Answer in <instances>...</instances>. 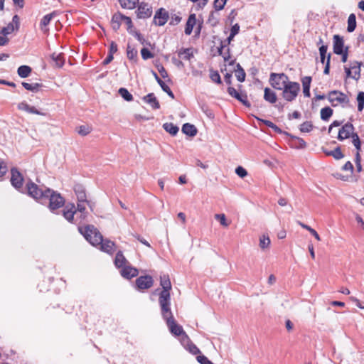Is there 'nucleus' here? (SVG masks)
<instances>
[{
	"label": "nucleus",
	"instance_id": "nucleus-1",
	"mask_svg": "<svg viewBox=\"0 0 364 364\" xmlns=\"http://www.w3.org/2000/svg\"><path fill=\"white\" fill-rule=\"evenodd\" d=\"M26 188L28 194L36 200L49 199L48 208L52 212L63 207L65 203V200L60 193L50 188L41 187L31 181L27 183Z\"/></svg>",
	"mask_w": 364,
	"mask_h": 364
},
{
	"label": "nucleus",
	"instance_id": "nucleus-2",
	"mask_svg": "<svg viewBox=\"0 0 364 364\" xmlns=\"http://www.w3.org/2000/svg\"><path fill=\"white\" fill-rule=\"evenodd\" d=\"M79 231L93 246L100 245L102 251L110 255L114 252V243L109 240H104L101 233L93 225H87L85 228L80 227Z\"/></svg>",
	"mask_w": 364,
	"mask_h": 364
},
{
	"label": "nucleus",
	"instance_id": "nucleus-3",
	"mask_svg": "<svg viewBox=\"0 0 364 364\" xmlns=\"http://www.w3.org/2000/svg\"><path fill=\"white\" fill-rule=\"evenodd\" d=\"M160 284L163 289L159 294V303L161 310L167 312L168 311V307L171 306L170 290L171 289V284L168 275H161Z\"/></svg>",
	"mask_w": 364,
	"mask_h": 364
},
{
	"label": "nucleus",
	"instance_id": "nucleus-4",
	"mask_svg": "<svg viewBox=\"0 0 364 364\" xmlns=\"http://www.w3.org/2000/svg\"><path fill=\"white\" fill-rule=\"evenodd\" d=\"M168 311L167 312H164L163 310H161V314L164 319H165L166 321V324L170 332L176 336H181V342L182 345H185V342L189 343V338L184 332L182 326L176 323V321L174 320L170 306L168 307Z\"/></svg>",
	"mask_w": 364,
	"mask_h": 364
},
{
	"label": "nucleus",
	"instance_id": "nucleus-5",
	"mask_svg": "<svg viewBox=\"0 0 364 364\" xmlns=\"http://www.w3.org/2000/svg\"><path fill=\"white\" fill-rule=\"evenodd\" d=\"M282 90H283V98L288 102H291L297 97L300 91V85L296 82L289 81Z\"/></svg>",
	"mask_w": 364,
	"mask_h": 364
},
{
	"label": "nucleus",
	"instance_id": "nucleus-6",
	"mask_svg": "<svg viewBox=\"0 0 364 364\" xmlns=\"http://www.w3.org/2000/svg\"><path fill=\"white\" fill-rule=\"evenodd\" d=\"M328 100L333 107H336L340 105L343 107H346L349 103L348 96L337 90L330 92L328 95Z\"/></svg>",
	"mask_w": 364,
	"mask_h": 364
},
{
	"label": "nucleus",
	"instance_id": "nucleus-7",
	"mask_svg": "<svg viewBox=\"0 0 364 364\" xmlns=\"http://www.w3.org/2000/svg\"><path fill=\"white\" fill-rule=\"evenodd\" d=\"M289 77L284 73H271L269 77L270 85L277 90H282L289 82Z\"/></svg>",
	"mask_w": 364,
	"mask_h": 364
},
{
	"label": "nucleus",
	"instance_id": "nucleus-8",
	"mask_svg": "<svg viewBox=\"0 0 364 364\" xmlns=\"http://www.w3.org/2000/svg\"><path fill=\"white\" fill-rule=\"evenodd\" d=\"M360 63L355 61L350 64L349 68L345 66V72L347 77L358 80L360 76Z\"/></svg>",
	"mask_w": 364,
	"mask_h": 364
},
{
	"label": "nucleus",
	"instance_id": "nucleus-9",
	"mask_svg": "<svg viewBox=\"0 0 364 364\" xmlns=\"http://www.w3.org/2000/svg\"><path fill=\"white\" fill-rule=\"evenodd\" d=\"M354 127L351 123H346L339 129L338 134V139L343 141L346 139H348L354 132Z\"/></svg>",
	"mask_w": 364,
	"mask_h": 364
},
{
	"label": "nucleus",
	"instance_id": "nucleus-10",
	"mask_svg": "<svg viewBox=\"0 0 364 364\" xmlns=\"http://www.w3.org/2000/svg\"><path fill=\"white\" fill-rule=\"evenodd\" d=\"M11 182L12 186L16 189H19L23 186V177L17 168H13L11 171Z\"/></svg>",
	"mask_w": 364,
	"mask_h": 364
},
{
	"label": "nucleus",
	"instance_id": "nucleus-11",
	"mask_svg": "<svg viewBox=\"0 0 364 364\" xmlns=\"http://www.w3.org/2000/svg\"><path fill=\"white\" fill-rule=\"evenodd\" d=\"M168 14L164 9L157 11L154 17V23L156 26H164L168 21Z\"/></svg>",
	"mask_w": 364,
	"mask_h": 364
},
{
	"label": "nucleus",
	"instance_id": "nucleus-12",
	"mask_svg": "<svg viewBox=\"0 0 364 364\" xmlns=\"http://www.w3.org/2000/svg\"><path fill=\"white\" fill-rule=\"evenodd\" d=\"M228 93L232 97L237 99L238 101L242 103L246 107H250V104L247 100V96L246 94L239 93L234 87H229L228 88Z\"/></svg>",
	"mask_w": 364,
	"mask_h": 364
},
{
	"label": "nucleus",
	"instance_id": "nucleus-13",
	"mask_svg": "<svg viewBox=\"0 0 364 364\" xmlns=\"http://www.w3.org/2000/svg\"><path fill=\"white\" fill-rule=\"evenodd\" d=\"M153 279L151 276H141L136 279V284L139 289H146L153 285Z\"/></svg>",
	"mask_w": 364,
	"mask_h": 364
},
{
	"label": "nucleus",
	"instance_id": "nucleus-14",
	"mask_svg": "<svg viewBox=\"0 0 364 364\" xmlns=\"http://www.w3.org/2000/svg\"><path fill=\"white\" fill-rule=\"evenodd\" d=\"M152 14L151 7L146 4L141 3L139 4L137 9V16L139 18H146L151 16Z\"/></svg>",
	"mask_w": 364,
	"mask_h": 364
},
{
	"label": "nucleus",
	"instance_id": "nucleus-15",
	"mask_svg": "<svg viewBox=\"0 0 364 364\" xmlns=\"http://www.w3.org/2000/svg\"><path fill=\"white\" fill-rule=\"evenodd\" d=\"M137 269L130 266L126 265L121 269L120 274L121 275L126 279H131L135 277L138 275Z\"/></svg>",
	"mask_w": 364,
	"mask_h": 364
},
{
	"label": "nucleus",
	"instance_id": "nucleus-16",
	"mask_svg": "<svg viewBox=\"0 0 364 364\" xmlns=\"http://www.w3.org/2000/svg\"><path fill=\"white\" fill-rule=\"evenodd\" d=\"M344 42L342 37L339 35L333 36V52L337 55H341L343 53Z\"/></svg>",
	"mask_w": 364,
	"mask_h": 364
},
{
	"label": "nucleus",
	"instance_id": "nucleus-17",
	"mask_svg": "<svg viewBox=\"0 0 364 364\" xmlns=\"http://www.w3.org/2000/svg\"><path fill=\"white\" fill-rule=\"evenodd\" d=\"M76 213V208L73 203L68 205L63 210V216L69 222L72 223Z\"/></svg>",
	"mask_w": 364,
	"mask_h": 364
},
{
	"label": "nucleus",
	"instance_id": "nucleus-18",
	"mask_svg": "<svg viewBox=\"0 0 364 364\" xmlns=\"http://www.w3.org/2000/svg\"><path fill=\"white\" fill-rule=\"evenodd\" d=\"M74 191L77 196V202H86V203H89V201L87 200L85 188L82 185H75L74 186Z\"/></svg>",
	"mask_w": 364,
	"mask_h": 364
},
{
	"label": "nucleus",
	"instance_id": "nucleus-19",
	"mask_svg": "<svg viewBox=\"0 0 364 364\" xmlns=\"http://www.w3.org/2000/svg\"><path fill=\"white\" fill-rule=\"evenodd\" d=\"M144 102L149 104L153 109H159L160 105L154 93H149L143 97Z\"/></svg>",
	"mask_w": 364,
	"mask_h": 364
},
{
	"label": "nucleus",
	"instance_id": "nucleus-20",
	"mask_svg": "<svg viewBox=\"0 0 364 364\" xmlns=\"http://www.w3.org/2000/svg\"><path fill=\"white\" fill-rule=\"evenodd\" d=\"M153 75L161 89L168 94L172 99L174 98V95L173 92L171 90L170 87L158 76L156 72L152 71Z\"/></svg>",
	"mask_w": 364,
	"mask_h": 364
},
{
	"label": "nucleus",
	"instance_id": "nucleus-21",
	"mask_svg": "<svg viewBox=\"0 0 364 364\" xmlns=\"http://www.w3.org/2000/svg\"><path fill=\"white\" fill-rule=\"evenodd\" d=\"M311 80H312V79H311V77H310V76H306L301 79V82H302V86H303V93H304V97H309L311 95L310 86H311Z\"/></svg>",
	"mask_w": 364,
	"mask_h": 364
},
{
	"label": "nucleus",
	"instance_id": "nucleus-22",
	"mask_svg": "<svg viewBox=\"0 0 364 364\" xmlns=\"http://www.w3.org/2000/svg\"><path fill=\"white\" fill-rule=\"evenodd\" d=\"M182 132L189 136H195L197 134V128L191 124L186 123L182 127Z\"/></svg>",
	"mask_w": 364,
	"mask_h": 364
},
{
	"label": "nucleus",
	"instance_id": "nucleus-23",
	"mask_svg": "<svg viewBox=\"0 0 364 364\" xmlns=\"http://www.w3.org/2000/svg\"><path fill=\"white\" fill-rule=\"evenodd\" d=\"M196 14H191L188 18V21L185 27V33L186 35H191L193 28V26L196 25Z\"/></svg>",
	"mask_w": 364,
	"mask_h": 364
},
{
	"label": "nucleus",
	"instance_id": "nucleus-24",
	"mask_svg": "<svg viewBox=\"0 0 364 364\" xmlns=\"http://www.w3.org/2000/svg\"><path fill=\"white\" fill-rule=\"evenodd\" d=\"M128 263L127 259L124 256L122 252L119 251L115 256L114 259V264L117 268H122L124 266L127 265Z\"/></svg>",
	"mask_w": 364,
	"mask_h": 364
},
{
	"label": "nucleus",
	"instance_id": "nucleus-25",
	"mask_svg": "<svg viewBox=\"0 0 364 364\" xmlns=\"http://www.w3.org/2000/svg\"><path fill=\"white\" fill-rule=\"evenodd\" d=\"M122 24H123L122 14L120 13L114 14L112 16V21H111V25H112V28L114 31H117L120 28V26Z\"/></svg>",
	"mask_w": 364,
	"mask_h": 364
},
{
	"label": "nucleus",
	"instance_id": "nucleus-26",
	"mask_svg": "<svg viewBox=\"0 0 364 364\" xmlns=\"http://www.w3.org/2000/svg\"><path fill=\"white\" fill-rule=\"evenodd\" d=\"M264 99L271 103L274 104L277 102V97L276 93L271 89L266 87L264 90Z\"/></svg>",
	"mask_w": 364,
	"mask_h": 364
},
{
	"label": "nucleus",
	"instance_id": "nucleus-27",
	"mask_svg": "<svg viewBox=\"0 0 364 364\" xmlns=\"http://www.w3.org/2000/svg\"><path fill=\"white\" fill-rule=\"evenodd\" d=\"M164 129L172 136H175L178 132V127L173 123L166 122L163 125Z\"/></svg>",
	"mask_w": 364,
	"mask_h": 364
},
{
	"label": "nucleus",
	"instance_id": "nucleus-28",
	"mask_svg": "<svg viewBox=\"0 0 364 364\" xmlns=\"http://www.w3.org/2000/svg\"><path fill=\"white\" fill-rule=\"evenodd\" d=\"M119 2L123 9H133L138 4L139 0H119Z\"/></svg>",
	"mask_w": 364,
	"mask_h": 364
},
{
	"label": "nucleus",
	"instance_id": "nucleus-29",
	"mask_svg": "<svg viewBox=\"0 0 364 364\" xmlns=\"http://www.w3.org/2000/svg\"><path fill=\"white\" fill-rule=\"evenodd\" d=\"M178 55L180 58L189 60L192 57H193V53L192 48H183L181 49Z\"/></svg>",
	"mask_w": 364,
	"mask_h": 364
},
{
	"label": "nucleus",
	"instance_id": "nucleus-30",
	"mask_svg": "<svg viewBox=\"0 0 364 364\" xmlns=\"http://www.w3.org/2000/svg\"><path fill=\"white\" fill-rule=\"evenodd\" d=\"M31 68L28 65H21L18 68V75L22 77H27L31 73Z\"/></svg>",
	"mask_w": 364,
	"mask_h": 364
},
{
	"label": "nucleus",
	"instance_id": "nucleus-31",
	"mask_svg": "<svg viewBox=\"0 0 364 364\" xmlns=\"http://www.w3.org/2000/svg\"><path fill=\"white\" fill-rule=\"evenodd\" d=\"M333 114V109L329 107L321 109V118L323 121H328Z\"/></svg>",
	"mask_w": 364,
	"mask_h": 364
},
{
	"label": "nucleus",
	"instance_id": "nucleus-32",
	"mask_svg": "<svg viewBox=\"0 0 364 364\" xmlns=\"http://www.w3.org/2000/svg\"><path fill=\"white\" fill-rule=\"evenodd\" d=\"M356 27V18L355 14H351L348 16V27L347 31L348 32H353L355 29Z\"/></svg>",
	"mask_w": 364,
	"mask_h": 364
},
{
	"label": "nucleus",
	"instance_id": "nucleus-33",
	"mask_svg": "<svg viewBox=\"0 0 364 364\" xmlns=\"http://www.w3.org/2000/svg\"><path fill=\"white\" fill-rule=\"evenodd\" d=\"M236 68L235 76L237 80L242 82L245 80V72L239 63L237 64Z\"/></svg>",
	"mask_w": 364,
	"mask_h": 364
},
{
	"label": "nucleus",
	"instance_id": "nucleus-34",
	"mask_svg": "<svg viewBox=\"0 0 364 364\" xmlns=\"http://www.w3.org/2000/svg\"><path fill=\"white\" fill-rule=\"evenodd\" d=\"M325 153L328 156H332L336 160L341 159L344 157L340 147H337L331 151H326Z\"/></svg>",
	"mask_w": 364,
	"mask_h": 364
},
{
	"label": "nucleus",
	"instance_id": "nucleus-35",
	"mask_svg": "<svg viewBox=\"0 0 364 364\" xmlns=\"http://www.w3.org/2000/svg\"><path fill=\"white\" fill-rule=\"evenodd\" d=\"M120 96L126 101L131 102L133 100L132 95L128 91L127 89L121 87L118 91Z\"/></svg>",
	"mask_w": 364,
	"mask_h": 364
},
{
	"label": "nucleus",
	"instance_id": "nucleus-36",
	"mask_svg": "<svg viewBox=\"0 0 364 364\" xmlns=\"http://www.w3.org/2000/svg\"><path fill=\"white\" fill-rule=\"evenodd\" d=\"M55 16V13L53 12L50 14H48L43 17V18L41 21L40 26L42 30H43V28L48 26L51 19L53 18V16Z\"/></svg>",
	"mask_w": 364,
	"mask_h": 364
},
{
	"label": "nucleus",
	"instance_id": "nucleus-37",
	"mask_svg": "<svg viewBox=\"0 0 364 364\" xmlns=\"http://www.w3.org/2000/svg\"><path fill=\"white\" fill-rule=\"evenodd\" d=\"M51 58L55 63V65L58 68H61L64 64V59L61 54L53 53L51 55Z\"/></svg>",
	"mask_w": 364,
	"mask_h": 364
},
{
	"label": "nucleus",
	"instance_id": "nucleus-38",
	"mask_svg": "<svg viewBox=\"0 0 364 364\" xmlns=\"http://www.w3.org/2000/svg\"><path fill=\"white\" fill-rule=\"evenodd\" d=\"M186 349H187L190 353L193 355H196L200 353V350L197 348L196 345L191 342L189 340V343L185 342V345H183Z\"/></svg>",
	"mask_w": 364,
	"mask_h": 364
},
{
	"label": "nucleus",
	"instance_id": "nucleus-39",
	"mask_svg": "<svg viewBox=\"0 0 364 364\" xmlns=\"http://www.w3.org/2000/svg\"><path fill=\"white\" fill-rule=\"evenodd\" d=\"M270 245V239L268 236L263 235L259 238V247L261 249L264 250L269 247Z\"/></svg>",
	"mask_w": 364,
	"mask_h": 364
},
{
	"label": "nucleus",
	"instance_id": "nucleus-40",
	"mask_svg": "<svg viewBox=\"0 0 364 364\" xmlns=\"http://www.w3.org/2000/svg\"><path fill=\"white\" fill-rule=\"evenodd\" d=\"M23 87L29 91L32 92H37L38 90V88L41 86L38 83H28V82H22Z\"/></svg>",
	"mask_w": 364,
	"mask_h": 364
},
{
	"label": "nucleus",
	"instance_id": "nucleus-41",
	"mask_svg": "<svg viewBox=\"0 0 364 364\" xmlns=\"http://www.w3.org/2000/svg\"><path fill=\"white\" fill-rule=\"evenodd\" d=\"M14 30H16V28L13 25V23H9L6 26L1 28L0 33L6 36L11 33Z\"/></svg>",
	"mask_w": 364,
	"mask_h": 364
},
{
	"label": "nucleus",
	"instance_id": "nucleus-42",
	"mask_svg": "<svg viewBox=\"0 0 364 364\" xmlns=\"http://www.w3.org/2000/svg\"><path fill=\"white\" fill-rule=\"evenodd\" d=\"M210 78L211 80L217 84H221V78L218 71L210 70Z\"/></svg>",
	"mask_w": 364,
	"mask_h": 364
},
{
	"label": "nucleus",
	"instance_id": "nucleus-43",
	"mask_svg": "<svg viewBox=\"0 0 364 364\" xmlns=\"http://www.w3.org/2000/svg\"><path fill=\"white\" fill-rule=\"evenodd\" d=\"M127 58L130 60H134L137 56V50L130 46H127Z\"/></svg>",
	"mask_w": 364,
	"mask_h": 364
},
{
	"label": "nucleus",
	"instance_id": "nucleus-44",
	"mask_svg": "<svg viewBox=\"0 0 364 364\" xmlns=\"http://www.w3.org/2000/svg\"><path fill=\"white\" fill-rule=\"evenodd\" d=\"M313 125L311 122H305L300 126V131L301 132H309L311 131Z\"/></svg>",
	"mask_w": 364,
	"mask_h": 364
},
{
	"label": "nucleus",
	"instance_id": "nucleus-45",
	"mask_svg": "<svg viewBox=\"0 0 364 364\" xmlns=\"http://www.w3.org/2000/svg\"><path fill=\"white\" fill-rule=\"evenodd\" d=\"M85 202H78L77 203V208H76V212L78 211L81 213V215L80 217L82 218V219H85V217H86V213H85V206L84 205Z\"/></svg>",
	"mask_w": 364,
	"mask_h": 364
},
{
	"label": "nucleus",
	"instance_id": "nucleus-46",
	"mask_svg": "<svg viewBox=\"0 0 364 364\" xmlns=\"http://www.w3.org/2000/svg\"><path fill=\"white\" fill-rule=\"evenodd\" d=\"M91 132V128L87 125H82L78 127L77 132L82 136H86Z\"/></svg>",
	"mask_w": 364,
	"mask_h": 364
},
{
	"label": "nucleus",
	"instance_id": "nucleus-47",
	"mask_svg": "<svg viewBox=\"0 0 364 364\" xmlns=\"http://www.w3.org/2000/svg\"><path fill=\"white\" fill-rule=\"evenodd\" d=\"M215 218L219 220L221 225L224 227H228L229 225V223L227 222L225 214H216L215 215Z\"/></svg>",
	"mask_w": 364,
	"mask_h": 364
},
{
	"label": "nucleus",
	"instance_id": "nucleus-48",
	"mask_svg": "<svg viewBox=\"0 0 364 364\" xmlns=\"http://www.w3.org/2000/svg\"><path fill=\"white\" fill-rule=\"evenodd\" d=\"M122 21H123V23L125 24L127 26V31L129 33H132V19L128 17V16H124L122 14Z\"/></svg>",
	"mask_w": 364,
	"mask_h": 364
},
{
	"label": "nucleus",
	"instance_id": "nucleus-49",
	"mask_svg": "<svg viewBox=\"0 0 364 364\" xmlns=\"http://www.w3.org/2000/svg\"><path fill=\"white\" fill-rule=\"evenodd\" d=\"M327 46H321L319 48V53H320V58H321V62L323 64L325 63V58L327 53Z\"/></svg>",
	"mask_w": 364,
	"mask_h": 364
},
{
	"label": "nucleus",
	"instance_id": "nucleus-50",
	"mask_svg": "<svg viewBox=\"0 0 364 364\" xmlns=\"http://www.w3.org/2000/svg\"><path fill=\"white\" fill-rule=\"evenodd\" d=\"M228 0H215L214 1V7L216 11L222 10Z\"/></svg>",
	"mask_w": 364,
	"mask_h": 364
},
{
	"label": "nucleus",
	"instance_id": "nucleus-51",
	"mask_svg": "<svg viewBox=\"0 0 364 364\" xmlns=\"http://www.w3.org/2000/svg\"><path fill=\"white\" fill-rule=\"evenodd\" d=\"M141 55L144 60H147L154 57V55L146 48L141 50Z\"/></svg>",
	"mask_w": 364,
	"mask_h": 364
},
{
	"label": "nucleus",
	"instance_id": "nucleus-52",
	"mask_svg": "<svg viewBox=\"0 0 364 364\" xmlns=\"http://www.w3.org/2000/svg\"><path fill=\"white\" fill-rule=\"evenodd\" d=\"M235 173L240 178H244L247 175V171L242 166H237L235 168Z\"/></svg>",
	"mask_w": 364,
	"mask_h": 364
},
{
	"label": "nucleus",
	"instance_id": "nucleus-53",
	"mask_svg": "<svg viewBox=\"0 0 364 364\" xmlns=\"http://www.w3.org/2000/svg\"><path fill=\"white\" fill-rule=\"evenodd\" d=\"M293 139H294L297 141L296 147L299 149H304L306 146V143L305 141L299 137L297 136H292Z\"/></svg>",
	"mask_w": 364,
	"mask_h": 364
},
{
	"label": "nucleus",
	"instance_id": "nucleus-54",
	"mask_svg": "<svg viewBox=\"0 0 364 364\" xmlns=\"http://www.w3.org/2000/svg\"><path fill=\"white\" fill-rule=\"evenodd\" d=\"M197 360L200 364H213V363L210 360H209L208 358L205 355L197 356Z\"/></svg>",
	"mask_w": 364,
	"mask_h": 364
},
{
	"label": "nucleus",
	"instance_id": "nucleus-55",
	"mask_svg": "<svg viewBox=\"0 0 364 364\" xmlns=\"http://www.w3.org/2000/svg\"><path fill=\"white\" fill-rule=\"evenodd\" d=\"M131 34H132L133 36H134L136 39L141 43V44H144V38H143V36L136 31H132V33H130Z\"/></svg>",
	"mask_w": 364,
	"mask_h": 364
},
{
	"label": "nucleus",
	"instance_id": "nucleus-56",
	"mask_svg": "<svg viewBox=\"0 0 364 364\" xmlns=\"http://www.w3.org/2000/svg\"><path fill=\"white\" fill-rule=\"evenodd\" d=\"M157 69H158V71H159V73H160L161 76L163 78H166V77H168V73H167V71L166 70V69L164 68V66H162V65H158V66H157Z\"/></svg>",
	"mask_w": 364,
	"mask_h": 364
},
{
	"label": "nucleus",
	"instance_id": "nucleus-57",
	"mask_svg": "<svg viewBox=\"0 0 364 364\" xmlns=\"http://www.w3.org/2000/svg\"><path fill=\"white\" fill-rule=\"evenodd\" d=\"M29 107H30V105L25 102H20L18 105V109L23 110L27 112H28Z\"/></svg>",
	"mask_w": 364,
	"mask_h": 364
},
{
	"label": "nucleus",
	"instance_id": "nucleus-58",
	"mask_svg": "<svg viewBox=\"0 0 364 364\" xmlns=\"http://www.w3.org/2000/svg\"><path fill=\"white\" fill-rule=\"evenodd\" d=\"M13 25L16 28V30H18L19 28L20 19L18 15H14L12 18Z\"/></svg>",
	"mask_w": 364,
	"mask_h": 364
},
{
	"label": "nucleus",
	"instance_id": "nucleus-59",
	"mask_svg": "<svg viewBox=\"0 0 364 364\" xmlns=\"http://www.w3.org/2000/svg\"><path fill=\"white\" fill-rule=\"evenodd\" d=\"M117 51V45L114 42H111L109 54L113 55Z\"/></svg>",
	"mask_w": 364,
	"mask_h": 364
},
{
	"label": "nucleus",
	"instance_id": "nucleus-60",
	"mask_svg": "<svg viewBox=\"0 0 364 364\" xmlns=\"http://www.w3.org/2000/svg\"><path fill=\"white\" fill-rule=\"evenodd\" d=\"M343 171H350L351 173L353 171V166L350 161H347L342 167Z\"/></svg>",
	"mask_w": 364,
	"mask_h": 364
},
{
	"label": "nucleus",
	"instance_id": "nucleus-61",
	"mask_svg": "<svg viewBox=\"0 0 364 364\" xmlns=\"http://www.w3.org/2000/svg\"><path fill=\"white\" fill-rule=\"evenodd\" d=\"M28 113L36 114L38 115H45V113L38 110L35 107L30 106L28 109Z\"/></svg>",
	"mask_w": 364,
	"mask_h": 364
},
{
	"label": "nucleus",
	"instance_id": "nucleus-62",
	"mask_svg": "<svg viewBox=\"0 0 364 364\" xmlns=\"http://www.w3.org/2000/svg\"><path fill=\"white\" fill-rule=\"evenodd\" d=\"M343 124V121H338V120H335L333 121L331 124L330 125L329 128H328V133H331V131H332V129L333 127H339L341 126V124Z\"/></svg>",
	"mask_w": 364,
	"mask_h": 364
},
{
	"label": "nucleus",
	"instance_id": "nucleus-63",
	"mask_svg": "<svg viewBox=\"0 0 364 364\" xmlns=\"http://www.w3.org/2000/svg\"><path fill=\"white\" fill-rule=\"evenodd\" d=\"M7 171V166L3 161H0V177L4 176Z\"/></svg>",
	"mask_w": 364,
	"mask_h": 364
},
{
	"label": "nucleus",
	"instance_id": "nucleus-64",
	"mask_svg": "<svg viewBox=\"0 0 364 364\" xmlns=\"http://www.w3.org/2000/svg\"><path fill=\"white\" fill-rule=\"evenodd\" d=\"M240 31V26L237 23H235L234 26H232L230 30V33L232 36H236Z\"/></svg>",
	"mask_w": 364,
	"mask_h": 364
}]
</instances>
